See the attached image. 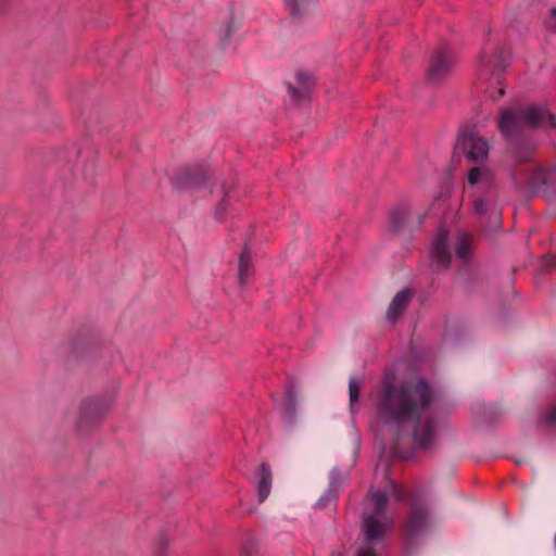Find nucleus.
<instances>
[{
    "instance_id": "obj_10",
    "label": "nucleus",
    "mask_w": 556,
    "mask_h": 556,
    "mask_svg": "<svg viewBox=\"0 0 556 556\" xmlns=\"http://www.w3.org/2000/svg\"><path fill=\"white\" fill-rule=\"evenodd\" d=\"M205 182V172L202 168L184 169L176 177L180 188H197Z\"/></svg>"
},
{
    "instance_id": "obj_3",
    "label": "nucleus",
    "mask_w": 556,
    "mask_h": 556,
    "mask_svg": "<svg viewBox=\"0 0 556 556\" xmlns=\"http://www.w3.org/2000/svg\"><path fill=\"white\" fill-rule=\"evenodd\" d=\"M367 497L374 508L363 515L362 534L365 543L374 544L392 530L393 520L386 515L389 496L384 491L369 490Z\"/></svg>"
},
{
    "instance_id": "obj_20",
    "label": "nucleus",
    "mask_w": 556,
    "mask_h": 556,
    "mask_svg": "<svg viewBox=\"0 0 556 556\" xmlns=\"http://www.w3.org/2000/svg\"><path fill=\"white\" fill-rule=\"evenodd\" d=\"M391 488H392V494L396 501H399V502H402L405 500L413 501V495L406 493L402 488L396 485L394 482H391Z\"/></svg>"
},
{
    "instance_id": "obj_21",
    "label": "nucleus",
    "mask_w": 556,
    "mask_h": 556,
    "mask_svg": "<svg viewBox=\"0 0 556 556\" xmlns=\"http://www.w3.org/2000/svg\"><path fill=\"white\" fill-rule=\"evenodd\" d=\"M355 556H378V552L372 544L365 543L364 546L357 548Z\"/></svg>"
},
{
    "instance_id": "obj_14",
    "label": "nucleus",
    "mask_w": 556,
    "mask_h": 556,
    "mask_svg": "<svg viewBox=\"0 0 556 556\" xmlns=\"http://www.w3.org/2000/svg\"><path fill=\"white\" fill-rule=\"evenodd\" d=\"M296 83L301 87V89H298V88L293 87L292 85H289L288 90H289V93H290L291 98L293 99V101L300 102L309 92V90L313 86V79L308 74L299 72L296 74Z\"/></svg>"
},
{
    "instance_id": "obj_22",
    "label": "nucleus",
    "mask_w": 556,
    "mask_h": 556,
    "mask_svg": "<svg viewBox=\"0 0 556 556\" xmlns=\"http://www.w3.org/2000/svg\"><path fill=\"white\" fill-rule=\"evenodd\" d=\"M543 424L546 426L556 425V405H553L548 408L544 416Z\"/></svg>"
},
{
    "instance_id": "obj_7",
    "label": "nucleus",
    "mask_w": 556,
    "mask_h": 556,
    "mask_svg": "<svg viewBox=\"0 0 556 556\" xmlns=\"http://www.w3.org/2000/svg\"><path fill=\"white\" fill-rule=\"evenodd\" d=\"M458 146L467 159L472 162L481 163L488 157V141L473 131L462 132L458 137Z\"/></svg>"
},
{
    "instance_id": "obj_11",
    "label": "nucleus",
    "mask_w": 556,
    "mask_h": 556,
    "mask_svg": "<svg viewBox=\"0 0 556 556\" xmlns=\"http://www.w3.org/2000/svg\"><path fill=\"white\" fill-rule=\"evenodd\" d=\"M428 526V514L424 507L414 506L407 522L406 530L409 534H416L425 530Z\"/></svg>"
},
{
    "instance_id": "obj_4",
    "label": "nucleus",
    "mask_w": 556,
    "mask_h": 556,
    "mask_svg": "<svg viewBox=\"0 0 556 556\" xmlns=\"http://www.w3.org/2000/svg\"><path fill=\"white\" fill-rule=\"evenodd\" d=\"M505 65L504 51H498L488 55L484 51L480 58L479 76L486 80L485 92L497 100L505 94V86L503 79V67Z\"/></svg>"
},
{
    "instance_id": "obj_8",
    "label": "nucleus",
    "mask_w": 556,
    "mask_h": 556,
    "mask_svg": "<svg viewBox=\"0 0 556 556\" xmlns=\"http://www.w3.org/2000/svg\"><path fill=\"white\" fill-rule=\"evenodd\" d=\"M448 233L444 229H439L431 249L432 260L438 264V266L447 269L451 263V252L447 245Z\"/></svg>"
},
{
    "instance_id": "obj_6",
    "label": "nucleus",
    "mask_w": 556,
    "mask_h": 556,
    "mask_svg": "<svg viewBox=\"0 0 556 556\" xmlns=\"http://www.w3.org/2000/svg\"><path fill=\"white\" fill-rule=\"evenodd\" d=\"M455 59L447 45L440 46L430 59L427 71V80L438 84L444 79L452 71Z\"/></svg>"
},
{
    "instance_id": "obj_5",
    "label": "nucleus",
    "mask_w": 556,
    "mask_h": 556,
    "mask_svg": "<svg viewBox=\"0 0 556 556\" xmlns=\"http://www.w3.org/2000/svg\"><path fill=\"white\" fill-rule=\"evenodd\" d=\"M514 180L532 193L543 192L547 188L556 189V169L527 165L514 172Z\"/></svg>"
},
{
    "instance_id": "obj_17",
    "label": "nucleus",
    "mask_w": 556,
    "mask_h": 556,
    "mask_svg": "<svg viewBox=\"0 0 556 556\" xmlns=\"http://www.w3.org/2000/svg\"><path fill=\"white\" fill-rule=\"evenodd\" d=\"M471 242L472 238L469 235L459 236L455 248L457 257L466 260L469 256Z\"/></svg>"
},
{
    "instance_id": "obj_9",
    "label": "nucleus",
    "mask_w": 556,
    "mask_h": 556,
    "mask_svg": "<svg viewBox=\"0 0 556 556\" xmlns=\"http://www.w3.org/2000/svg\"><path fill=\"white\" fill-rule=\"evenodd\" d=\"M412 296L413 292L409 289H404L395 294L387 312V318L391 323H395L403 314L408 306Z\"/></svg>"
},
{
    "instance_id": "obj_13",
    "label": "nucleus",
    "mask_w": 556,
    "mask_h": 556,
    "mask_svg": "<svg viewBox=\"0 0 556 556\" xmlns=\"http://www.w3.org/2000/svg\"><path fill=\"white\" fill-rule=\"evenodd\" d=\"M258 475L260 478L256 484L257 496L260 502H264L270 493L273 482V473L270 467L265 463L261 464Z\"/></svg>"
},
{
    "instance_id": "obj_16",
    "label": "nucleus",
    "mask_w": 556,
    "mask_h": 556,
    "mask_svg": "<svg viewBox=\"0 0 556 556\" xmlns=\"http://www.w3.org/2000/svg\"><path fill=\"white\" fill-rule=\"evenodd\" d=\"M473 212L477 215H484L488 212H491V215L498 218L500 213L497 210L492 207V201L490 199H476L473 202Z\"/></svg>"
},
{
    "instance_id": "obj_2",
    "label": "nucleus",
    "mask_w": 556,
    "mask_h": 556,
    "mask_svg": "<svg viewBox=\"0 0 556 556\" xmlns=\"http://www.w3.org/2000/svg\"><path fill=\"white\" fill-rule=\"evenodd\" d=\"M556 126L554 115L543 106L503 108L497 127L506 139L517 138L528 129H548Z\"/></svg>"
},
{
    "instance_id": "obj_23",
    "label": "nucleus",
    "mask_w": 556,
    "mask_h": 556,
    "mask_svg": "<svg viewBox=\"0 0 556 556\" xmlns=\"http://www.w3.org/2000/svg\"><path fill=\"white\" fill-rule=\"evenodd\" d=\"M225 212H226V201H225V199H223L222 202L216 207V215L218 217H222L225 214Z\"/></svg>"
},
{
    "instance_id": "obj_1",
    "label": "nucleus",
    "mask_w": 556,
    "mask_h": 556,
    "mask_svg": "<svg viewBox=\"0 0 556 556\" xmlns=\"http://www.w3.org/2000/svg\"><path fill=\"white\" fill-rule=\"evenodd\" d=\"M437 397L435 389L424 378L395 382L386 377L374 395L377 420L397 428L412 425L414 448L427 451L435 442L432 407Z\"/></svg>"
},
{
    "instance_id": "obj_12",
    "label": "nucleus",
    "mask_w": 556,
    "mask_h": 556,
    "mask_svg": "<svg viewBox=\"0 0 556 556\" xmlns=\"http://www.w3.org/2000/svg\"><path fill=\"white\" fill-rule=\"evenodd\" d=\"M254 275V268L251 260V253L248 248H243L239 255V267H238V278L239 285L243 288L245 287L251 278Z\"/></svg>"
},
{
    "instance_id": "obj_24",
    "label": "nucleus",
    "mask_w": 556,
    "mask_h": 556,
    "mask_svg": "<svg viewBox=\"0 0 556 556\" xmlns=\"http://www.w3.org/2000/svg\"><path fill=\"white\" fill-rule=\"evenodd\" d=\"M287 3H289L290 5V9H291V13L292 15H296L299 12H298V3L296 1H289V0H286Z\"/></svg>"
},
{
    "instance_id": "obj_19",
    "label": "nucleus",
    "mask_w": 556,
    "mask_h": 556,
    "mask_svg": "<svg viewBox=\"0 0 556 556\" xmlns=\"http://www.w3.org/2000/svg\"><path fill=\"white\" fill-rule=\"evenodd\" d=\"M349 391H350V404L353 407L355 403H357L361 394V381L355 378L350 379L349 382Z\"/></svg>"
},
{
    "instance_id": "obj_15",
    "label": "nucleus",
    "mask_w": 556,
    "mask_h": 556,
    "mask_svg": "<svg viewBox=\"0 0 556 556\" xmlns=\"http://www.w3.org/2000/svg\"><path fill=\"white\" fill-rule=\"evenodd\" d=\"M467 180L470 185L481 182L484 187H490L493 181V177L488 167L475 166L468 172Z\"/></svg>"
},
{
    "instance_id": "obj_18",
    "label": "nucleus",
    "mask_w": 556,
    "mask_h": 556,
    "mask_svg": "<svg viewBox=\"0 0 556 556\" xmlns=\"http://www.w3.org/2000/svg\"><path fill=\"white\" fill-rule=\"evenodd\" d=\"M407 210L406 208H397L391 215V226L393 229H399L407 218Z\"/></svg>"
}]
</instances>
